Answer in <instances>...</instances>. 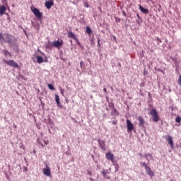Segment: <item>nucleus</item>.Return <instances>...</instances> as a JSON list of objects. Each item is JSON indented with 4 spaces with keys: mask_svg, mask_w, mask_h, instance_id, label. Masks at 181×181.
Masks as SVG:
<instances>
[{
    "mask_svg": "<svg viewBox=\"0 0 181 181\" xmlns=\"http://www.w3.org/2000/svg\"><path fill=\"white\" fill-rule=\"evenodd\" d=\"M48 88H49V90H54V86H53V85L52 84H48Z\"/></svg>",
    "mask_w": 181,
    "mask_h": 181,
    "instance_id": "nucleus-22",
    "label": "nucleus"
},
{
    "mask_svg": "<svg viewBox=\"0 0 181 181\" xmlns=\"http://www.w3.org/2000/svg\"><path fill=\"white\" fill-rule=\"evenodd\" d=\"M103 91H104L105 93H107V88H103Z\"/></svg>",
    "mask_w": 181,
    "mask_h": 181,
    "instance_id": "nucleus-31",
    "label": "nucleus"
},
{
    "mask_svg": "<svg viewBox=\"0 0 181 181\" xmlns=\"http://www.w3.org/2000/svg\"><path fill=\"white\" fill-rule=\"evenodd\" d=\"M42 172L45 176H50L52 175L50 173V168L47 165H46V168L43 169Z\"/></svg>",
    "mask_w": 181,
    "mask_h": 181,
    "instance_id": "nucleus-11",
    "label": "nucleus"
},
{
    "mask_svg": "<svg viewBox=\"0 0 181 181\" xmlns=\"http://www.w3.org/2000/svg\"><path fill=\"white\" fill-rule=\"evenodd\" d=\"M105 156H106V159L107 160H111V162H114V154H112V153L111 152H107L106 154H105Z\"/></svg>",
    "mask_w": 181,
    "mask_h": 181,
    "instance_id": "nucleus-10",
    "label": "nucleus"
},
{
    "mask_svg": "<svg viewBox=\"0 0 181 181\" xmlns=\"http://www.w3.org/2000/svg\"><path fill=\"white\" fill-rule=\"evenodd\" d=\"M98 143L99 144V146L102 151H107V147H105V141L104 140L98 139Z\"/></svg>",
    "mask_w": 181,
    "mask_h": 181,
    "instance_id": "nucleus-8",
    "label": "nucleus"
},
{
    "mask_svg": "<svg viewBox=\"0 0 181 181\" xmlns=\"http://www.w3.org/2000/svg\"><path fill=\"white\" fill-rule=\"evenodd\" d=\"M88 175H89L90 176H91L92 173H91V172H90V171H88Z\"/></svg>",
    "mask_w": 181,
    "mask_h": 181,
    "instance_id": "nucleus-29",
    "label": "nucleus"
},
{
    "mask_svg": "<svg viewBox=\"0 0 181 181\" xmlns=\"http://www.w3.org/2000/svg\"><path fill=\"white\" fill-rule=\"evenodd\" d=\"M0 42L1 43H11L12 42V35L9 33L2 34L0 33Z\"/></svg>",
    "mask_w": 181,
    "mask_h": 181,
    "instance_id": "nucleus-1",
    "label": "nucleus"
},
{
    "mask_svg": "<svg viewBox=\"0 0 181 181\" xmlns=\"http://www.w3.org/2000/svg\"><path fill=\"white\" fill-rule=\"evenodd\" d=\"M127 122V132H132V130L134 129V124L131 122V120L129 119H126Z\"/></svg>",
    "mask_w": 181,
    "mask_h": 181,
    "instance_id": "nucleus-7",
    "label": "nucleus"
},
{
    "mask_svg": "<svg viewBox=\"0 0 181 181\" xmlns=\"http://www.w3.org/2000/svg\"><path fill=\"white\" fill-rule=\"evenodd\" d=\"M44 142H45V145H47V144H49V142L46 141H44Z\"/></svg>",
    "mask_w": 181,
    "mask_h": 181,
    "instance_id": "nucleus-32",
    "label": "nucleus"
},
{
    "mask_svg": "<svg viewBox=\"0 0 181 181\" xmlns=\"http://www.w3.org/2000/svg\"><path fill=\"white\" fill-rule=\"evenodd\" d=\"M146 171L147 175H148V176H151V177H153V176L155 175V174L153 173V171L151 170L150 167H147L146 169Z\"/></svg>",
    "mask_w": 181,
    "mask_h": 181,
    "instance_id": "nucleus-13",
    "label": "nucleus"
},
{
    "mask_svg": "<svg viewBox=\"0 0 181 181\" xmlns=\"http://www.w3.org/2000/svg\"><path fill=\"white\" fill-rule=\"evenodd\" d=\"M80 66H81V67H83V62H80Z\"/></svg>",
    "mask_w": 181,
    "mask_h": 181,
    "instance_id": "nucleus-30",
    "label": "nucleus"
},
{
    "mask_svg": "<svg viewBox=\"0 0 181 181\" xmlns=\"http://www.w3.org/2000/svg\"><path fill=\"white\" fill-rule=\"evenodd\" d=\"M101 173H102V175H103V176H104L105 177H107V173H110V172H108L107 170H103V171L101 172Z\"/></svg>",
    "mask_w": 181,
    "mask_h": 181,
    "instance_id": "nucleus-20",
    "label": "nucleus"
},
{
    "mask_svg": "<svg viewBox=\"0 0 181 181\" xmlns=\"http://www.w3.org/2000/svg\"><path fill=\"white\" fill-rule=\"evenodd\" d=\"M98 45H100V40H98Z\"/></svg>",
    "mask_w": 181,
    "mask_h": 181,
    "instance_id": "nucleus-35",
    "label": "nucleus"
},
{
    "mask_svg": "<svg viewBox=\"0 0 181 181\" xmlns=\"http://www.w3.org/2000/svg\"><path fill=\"white\" fill-rule=\"evenodd\" d=\"M68 37L69 39H74V40H75V42H76L77 45H80V41H78V39H77V36L76 35H74V33H73L71 31L68 33Z\"/></svg>",
    "mask_w": 181,
    "mask_h": 181,
    "instance_id": "nucleus-6",
    "label": "nucleus"
},
{
    "mask_svg": "<svg viewBox=\"0 0 181 181\" xmlns=\"http://www.w3.org/2000/svg\"><path fill=\"white\" fill-rule=\"evenodd\" d=\"M141 166H142L143 168H145V169H146L147 168H148L149 166H148V165H146V163L141 162L140 163Z\"/></svg>",
    "mask_w": 181,
    "mask_h": 181,
    "instance_id": "nucleus-21",
    "label": "nucleus"
},
{
    "mask_svg": "<svg viewBox=\"0 0 181 181\" xmlns=\"http://www.w3.org/2000/svg\"><path fill=\"white\" fill-rule=\"evenodd\" d=\"M166 141H168L169 145L170 146V148H174L173 145V139H172V137L170 136H168L166 139Z\"/></svg>",
    "mask_w": 181,
    "mask_h": 181,
    "instance_id": "nucleus-14",
    "label": "nucleus"
},
{
    "mask_svg": "<svg viewBox=\"0 0 181 181\" xmlns=\"http://www.w3.org/2000/svg\"><path fill=\"white\" fill-rule=\"evenodd\" d=\"M181 122V117L177 116L176 118H175V122Z\"/></svg>",
    "mask_w": 181,
    "mask_h": 181,
    "instance_id": "nucleus-23",
    "label": "nucleus"
},
{
    "mask_svg": "<svg viewBox=\"0 0 181 181\" xmlns=\"http://www.w3.org/2000/svg\"><path fill=\"white\" fill-rule=\"evenodd\" d=\"M60 88V93L62 94V95H64V89L59 88Z\"/></svg>",
    "mask_w": 181,
    "mask_h": 181,
    "instance_id": "nucleus-25",
    "label": "nucleus"
},
{
    "mask_svg": "<svg viewBox=\"0 0 181 181\" xmlns=\"http://www.w3.org/2000/svg\"><path fill=\"white\" fill-rule=\"evenodd\" d=\"M137 17L139 18V14H137Z\"/></svg>",
    "mask_w": 181,
    "mask_h": 181,
    "instance_id": "nucleus-34",
    "label": "nucleus"
},
{
    "mask_svg": "<svg viewBox=\"0 0 181 181\" xmlns=\"http://www.w3.org/2000/svg\"><path fill=\"white\" fill-rule=\"evenodd\" d=\"M25 170H28V168H25Z\"/></svg>",
    "mask_w": 181,
    "mask_h": 181,
    "instance_id": "nucleus-36",
    "label": "nucleus"
},
{
    "mask_svg": "<svg viewBox=\"0 0 181 181\" xmlns=\"http://www.w3.org/2000/svg\"><path fill=\"white\" fill-rule=\"evenodd\" d=\"M137 119L139 121V127L144 128L145 127V119H144V117H142V116H139Z\"/></svg>",
    "mask_w": 181,
    "mask_h": 181,
    "instance_id": "nucleus-9",
    "label": "nucleus"
},
{
    "mask_svg": "<svg viewBox=\"0 0 181 181\" xmlns=\"http://www.w3.org/2000/svg\"><path fill=\"white\" fill-rule=\"evenodd\" d=\"M42 148H45V145L43 144H41Z\"/></svg>",
    "mask_w": 181,
    "mask_h": 181,
    "instance_id": "nucleus-33",
    "label": "nucleus"
},
{
    "mask_svg": "<svg viewBox=\"0 0 181 181\" xmlns=\"http://www.w3.org/2000/svg\"><path fill=\"white\" fill-rule=\"evenodd\" d=\"M25 170H28V168H25Z\"/></svg>",
    "mask_w": 181,
    "mask_h": 181,
    "instance_id": "nucleus-37",
    "label": "nucleus"
},
{
    "mask_svg": "<svg viewBox=\"0 0 181 181\" xmlns=\"http://www.w3.org/2000/svg\"><path fill=\"white\" fill-rule=\"evenodd\" d=\"M4 62L6 64L10 66L11 67H14L15 69H18L19 67L18 63H16L14 60H5Z\"/></svg>",
    "mask_w": 181,
    "mask_h": 181,
    "instance_id": "nucleus-5",
    "label": "nucleus"
},
{
    "mask_svg": "<svg viewBox=\"0 0 181 181\" xmlns=\"http://www.w3.org/2000/svg\"><path fill=\"white\" fill-rule=\"evenodd\" d=\"M145 156H146L147 160L149 162L148 157L150 156V158H151L152 155L151 153H147V154H145Z\"/></svg>",
    "mask_w": 181,
    "mask_h": 181,
    "instance_id": "nucleus-24",
    "label": "nucleus"
},
{
    "mask_svg": "<svg viewBox=\"0 0 181 181\" xmlns=\"http://www.w3.org/2000/svg\"><path fill=\"white\" fill-rule=\"evenodd\" d=\"M156 40L158 42V43H162V40H160V38L156 37Z\"/></svg>",
    "mask_w": 181,
    "mask_h": 181,
    "instance_id": "nucleus-27",
    "label": "nucleus"
},
{
    "mask_svg": "<svg viewBox=\"0 0 181 181\" xmlns=\"http://www.w3.org/2000/svg\"><path fill=\"white\" fill-rule=\"evenodd\" d=\"M148 1H152V0H148Z\"/></svg>",
    "mask_w": 181,
    "mask_h": 181,
    "instance_id": "nucleus-38",
    "label": "nucleus"
},
{
    "mask_svg": "<svg viewBox=\"0 0 181 181\" xmlns=\"http://www.w3.org/2000/svg\"><path fill=\"white\" fill-rule=\"evenodd\" d=\"M6 12V7L5 6H0V16H2L4 13Z\"/></svg>",
    "mask_w": 181,
    "mask_h": 181,
    "instance_id": "nucleus-15",
    "label": "nucleus"
},
{
    "mask_svg": "<svg viewBox=\"0 0 181 181\" xmlns=\"http://www.w3.org/2000/svg\"><path fill=\"white\" fill-rule=\"evenodd\" d=\"M55 101L57 105H60V97L57 94H55Z\"/></svg>",
    "mask_w": 181,
    "mask_h": 181,
    "instance_id": "nucleus-18",
    "label": "nucleus"
},
{
    "mask_svg": "<svg viewBox=\"0 0 181 181\" xmlns=\"http://www.w3.org/2000/svg\"><path fill=\"white\" fill-rule=\"evenodd\" d=\"M36 59H37V62L39 63V64H40L41 63H43V58L40 56H36Z\"/></svg>",
    "mask_w": 181,
    "mask_h": 181,
    "instance_id": "nucleus-17",
    "label": "nucleus"
},
{
    "mask_svg": "<svg viewBox=\"0 0 181 181\" xmlns=\"http://www.w3.org/2000/svg\"><path fill=\"white\" fill-rule=\"evenodd\" d=\"M51 46H52V47H57V49L62 47V46H63V40H61L60 41L55 40L52 42Z\"/></svg>",
    "mask_w": 181,
    "mask_h": 181,
    "instance_id": "nucleus-3",
    "label": "nucleus"
},
{
    "mask_svg": "<svg viewBox=\"0 0 181 181\" xmlns=\"http://www.w3.org/2000/svg\"><path fill=\"white\" fill-rule=\"evenodd\" d=\"M86 33H88L89 36L93 33V30H91V28H90V27L86 28Z\"/></svg>",
    "mask_w": 181,
    "mask_h": 181,
    "instance_id": "nucleus-19",
    "label": "nucleus"
},
{
    "mask_svg": "<svg viewBox=\"0 0 181 181\" xmlns=\"http://www.w3.org/2000/svg\"><path fill=\"white\" fill-rule=\"evenodd\" d=\"M4 53H5V55H6V56H8V54H9V56H12V55L10 54V52H8V51H6V50L4 51Z\"/></svg>",
    "mask_w": 181,
    "mask_h": 181,
    "instance_id": "nucleus-26",
    "label": "nucleus"
},
{
    "mask_svg": "<svg viewBox=\"0 0 181 181\" xmlns=\"http://www.w3.org/2000/svg\"><path fill=\"white\" fill-rule=\"evenodd\" d=\"M53 5H54L53 1H47L45 2V6L47 9H50V8L53 6Z\"/></svg>",
    "mask_w": 181,
    "mask_h": 181,
    "instance_id": "nucleus-12",
    "label": "nucleus"
},
{
    "mask_svg": "<svg viewBox=\"0 0 181 181\" xmlns=\"http://www.w3.org/2000/svg\"><path fill=\"white\" fill-rule=\"evenodd\" d=\"M149 115H151L153 122H158L159 121V115H158L156 109H152Z\"/></svg>",
    "mask_w": 181,
    "mask_h": 181,
    "instance_id": "nucleus-2",
    "label": "nucleus"
},
{
    "mask_svg": "<svg viewBox=\"0 0 181 181\" xmlns=\"http://www.w3.org/2000/svg\"><path fill=\"white\" fill-rule=\"evenodd\" d=\"M113 107V112L114 114H115V112H117V110H115V107H114V105H112Z\"/></svg>",
    "mask_w": 181,
    "mask_h": 181,
    "instance_id": "nucleus-28",
    "label": "nucleus"
},
{
    "mask_svg": "<svg viewBox=\"0 0 181 181\" xmlns=\"http://www.w3.org/2000/svg\"><path fill=\"white\" fill-rule=\"evenodd\" d=\"M31 11L34 13L35 16L37 18V19L42 18V15H43V13H42L39 9L34 7L33 8H31Z\"/></svg>",
    "mask_w": 181,
    "mask_h": 181,
    "instance_id": "nucleus-4",
    "label": "nucleus"
},
{
    "mask_svg": "<svg viewBox=\"0 0 181 181\" xmlns=\"http://www.w3.org/2000/svg\"><path fill=\"white\" fill-rule=\"evenodd\" d=\"M139 10L142 13H149V10L148 8H143L141 5H139Z\"/></svg>",
    "mask_w": 181,
    "mask_h": 181,
    "instance_id": "nucleus-16",
    "label": "nucleus"
}]
</instances>
